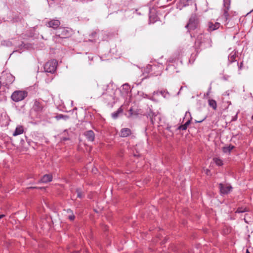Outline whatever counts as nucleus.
<instances>
[{
	"mask_svg": "<svg viewBox=\"0 0 253 253\" xmlns=\"http://www.w3.org/2000/svg\"><path fill=\"white\" fill-rule=\"evenodd\" d=\"M233 190V187L229 183L222 184V194H228Z\"/></svg>",
	"mask_w": 253,
	"mask_h": 253,
	"instance_id": "1a4fd4ad",
	"label": "nucleus"
},
{
	"mask_svg": "<svg viewBox=\"0 0 253 253\" xmlns=\"http://www.w3.org/2000/svg\"><path fill=\"white\" fill-rule=\"evenodd\" d=\"M4 216V214H1L0 215V219L2 218V217H3Z\"/></svg>",
	"mask_w": 253,
	"mask_h": 253,
	"instance_id": "473e14b6",
	"label": "nucleus"
},
{
	"mask_svg": "<svg viewBox=\"0 0 253 253\" xmlns=\"http://www.w3.org/2000/svg\"><path fill=\"white\" fill-rule=\"evenodd\" d=\"M28 93L25 90H16L11 95V98L14 102H19L23 100L27 96Z\"/></svg>",
	"mask_w": 253,
	"mask_h": 253,
	"instance_id": "20e7f679",
	"label": "nucleus"
},
{
	"mask_svg": "<svg viewBox=\"0 0 253 253\" xmlns=\"http://www.w3.org/2000/svg\"><path fill=\"white\" fill-rule=\"evenodd\" d=\"M3 84L5 85L11 84L15 80V77L9 73L3 72L0 78Z\"/></svg>",
	"mask_w": 253,
	"mask_h": 253,
	"instance_id": "423d86ee",
	"label": "nucleus"
},
{
	"mask_svg": "<svg viewBox=\"0 0 253 253\" xmlns=\"http://www.w3.org/2000/svg\"><path fill=\"white\" fill-rule=\"evenodd\" d=\"M52 179V176L51 174H48L44 175L40 181V182L47 183L50 182Z\"/></svg>",
	"mask_w": 253,
	"mask_h": 253,
	"instance_id": "4468645a",
	"label": "nucleus"
},
{
	"mask_svg": "<svg viewBox=\"0 0 253 253\" xmlns=\"http://www.w3.org/2000/svg\"><path fill=\"white\" fill-rule=\"evenodd\" d=\"M24 129L22 126H19L16 127L14 132L13 133V136H17L23 133Z\"/></svg>",
	"mask_w": 253,
	"mask_h": 253,
	"instance_id": "dca6fc26",
	"label": "nucleus"
},
{
	"mask_svg": "<svg viewBox=\"0 0 253 253\" xmlns=\"http://www.w3.org/2000/svg\"><path fill=\"white\" fill-rule=\"evenodd\" d=\"M223 78L225 80H229L230 77V76H227V77H224Z\"/></svg>",
	"mask_w": 253,
	"mask_h": 253,
	"instance_id": "7c9ffc66",
	"label": "nucleus"
},
{
	"mask_svg": "<svg viewBox=\"0 0 253 253\" xmlns=\"http://www.w3.org/2000/svg\"><path fill=\"white\" fill-rule=\"evenodd\" d=\"M98 89H100V91L99 92V95H102L105 93V91L107 90L108 85L107 84H100L98 85Z\"/></svg>",
	"mask_w": 253,
	"mask_h": 253,
	"instance_id": "f3484780",
	"label": "nucleus"
},
{
	"mask_svg": "<svg viewBox=\"0 0 253 253\" xmlns=\"http://www.w3.org/2000/svg\"><path fill=\"white\" fill-rule=\"evenodd\" d=\"M219 188L220 192H221V183L219 184Z\"/></svg>",
	"mask_w": 253,
	"mask_h": 253,
	"instance_id": "2f4dec72",
	"label": "nucleus"
},
{
	"mask_svg": "<svg viewBox=\"0 0 253 253\" xmlns=\"http://www.w3.org/2000/svg\"><path fill=\"white\" fill-rule=\"evenodd\" d=\"M198 21L196 17L194 15L192 16L189 19V22L185 26V28H188L189 30H195L198 26Z\"/></svg>",
	"mask_w": 253,
	"mask_h": 253,
	"instance_id": "0eeeda50",
	"label": "nucleus"
},
{
	"mask_svg": "<svg viewBox=\"0 0 253 253\" xmlns=\"http://www.w3.org/2000/svg\"><path fill=\"white\" fill-rule=\"evenodd\" d=\"M209 104L211 107L213 109H215L216 108V103L213 100H209Z\"/></svg>",
	"mask_w": 253,
	"mask_h": 253,
	"instance_id": "4be33fe9",
	"label": "nucleus"
},
{
	"mask_svg": "<svg viewBox=\"0 0 253 253\" xmlns=\"http://www.w3.org/2000/svg\"><path fill=\"white\" fill-rule=\"evenodd\" d=\"M57 62L53 59L47 62L44 66V70L46 72L53 73L56 71Z\"/></svg>",
	"mask_w": 253,
	"mask_h": 253,
	"instance_id": "39448f33",
	"label": "nucleus"
},
{
	"mask_svg": "<svg viewBox=\"0 0 253 253\" xmlns=\"http://www.w3.org/2000/svg\"><path fill=\"white\" fill-rule=\"evenodd\" d=\"M234 146L230 145L229 146L222 147V151L224 153H229L234 148Z\"/></svg>",
	"mask_w": 253,
	"mask_h": 253,
	"instance_id": "412c9836",
	"label": "nucleus"
},
{
	"mask_svg": "<svg viewBox=\"0 0 253 253\" xmlns=\"http://www.w3.org/2000/svg\"><path fill=\"white\" fill-rule=\"evenodd\" d=\"M224 13L222 19H224V25L228 28H230L233 26L234 22L232 19V16L231 15L228 10L230 9L231 0H224Z\"/></svg>",
	"mask_w": 253,
	"mask_h": 253,
	"instance_id": "7ed1b4c3",
	"label": "nucleus"
},
{
	"mask_svg": "<svg viewBox=\"0 0 253 253\" xmlns=\"http://www.w3.org/2000/svg\"><path fill=\"white\" fill-rule=\"evenodd\" d=\"M167 1H171L172 0H167Z\"/></svg>",
	"mask_w": 253,
	"mask_h": 253,
	"instance_id": "4c0bfd02",
	"label": "nucleus"
},
{
	"mask_svg": "<svg viewBox=\"0 0 253 253\" xmlns=\"http://www.w3.org/2000/svg\"><path fill=\"white\" fill-rule=\"evenodd\" d=\"M246 211V209L245 208H239L237 211H236V212H238V213H242V212H244Z\"/></svg>",
	"mask_w": 253,
	"mask_h": 253,
	"instance_id": "bb28decb",
	"label": "nucleus"
},
{
	"mask_svg": "<svg viewBox=\"0 0 253 253\" xmlns=\"http://www.w3.org/2000/svg\"><path fill=\"white\" fill-rule=\"evenodd\" d=\"M67 138H64L63 139V140H67Z\"/></svg>",
	"mask_w": 253,
	"mask_h": 253,
	"instance_id": "e433bc0d",
	"label": "nucleus"
},
{
	"mask_svg": "<svg viewBox=\"0 0 253 253\" xmlns=\"http://www.w3.org/2000/svg\"><path fill=\"white\" fill-rule=\"evenodd\" d=\"M202 122V121H198V122L200 123V122Z\"/></svg>",
	"mask_w": 253,
	"mask_h": 253,
	"instance_id": "58836bf2",
	"label": "nucleus"
},
{
	"mask_svg": "<svg viewBox=\"0 0 253 253\" xmlns=\"http://www.w3.org/2000/svg\"><path fill=\"white\" fill-rule=\"evenodd\" d=\"M131 134V130L128 128H123L121 130L120 136L121 137H127Z\"/></svg>",
	"mask_w": 253,
	"mask_h": 253,
	"instance_id": "f8f14e48",
	"label": "nucleus"
},
{
	"mask_svg": "<svg viewBox=\"0 0 253 253\" xmlns=\"http://www.w3.org/2000/svg\"><path fill=\"white\" fill-rule=\"evenodd\" d=\"M213 160L217 165L220 166L221 165V160L220 159L214 158Z\"/></svg>",
	"mask_w": 253,
	"mask_h": 253,
	"instance_id": "393cba45",
	"label": "nucleus"
},
{
	"mask_svg": "<svg viewBox=\"0 0 253 253\" xmlns=\"http://www.w3.org/2000/svg\"><path fill=\"white\" fill-rule=\"evenodd\" d=\"M43 107H44L42 104L37 101L35 102L34 105L33 106L34 110L38 112H42L43 109Z\"/></svg>",
	"mask_w": 253,
	"mask_h": 253,
	"instance_id": "9b49d317",
	"label": "nucleus"
},
{
	"mask_svg": "<svg viewBox=\"0 0 253 253\" xmlns=\"http://www.w3.org/2000/svg\"><path fill=\"white\" fill-rule=\"evenodd\" d=\"M37 187H30L29 188H36Z\"/></svg>",
	"mask_w": 253,
	"mask_h": 253,
	"instance_id": "c9c22d12",
	"label": "nucleus"
},
{
	"mask_svg": "<svg viewBox=\"0 0 253 253\" xmlns=\"http://www.w3.org/2000/svg\"><path fill=\"white\" fill-rule=\"evenodd\" d=\"M190 123H191V120H188L187 121H186V122L184 124V125H186V126L187 127H188V126L189 125Z\"/></svg>",
	"mask_w": 253,
	"mask_h": 253,
	"instance_id": "c85d7f7f",
	"label": "nucleus"
},
{
	"mask_svg": "<svg viewBox=\"0 0 253 253\" xmlns=\"http://www.w3.org/2000/svg\"><path fill=\"white\" fill-rule=\"evenodd\" d=\"M84 135L86 139L90 141H93L95 138L94 133L92 130H88L84 132Z\"/></svg>",
	"mask_w": 253,
	"mask_h": 253,
	"instance_id": "9d476101",
	"label": "nucleus"
},
{
	"mask_svg": "<svg viewBox=\"0 0 253 253\" xmlns=\"http://www.w3.org/2000/svg\"><path fill=\"white\" fill-rule=\"evenodd\" d=\"M211 41L208 35L200 34L198 36L195 41V46L198 50L204 49L211 46Z\"/></svg>",
	"mask_w": 253,
	"mask_h": 253,
	"instance_id": "f03ea898",
	"label": "nucleus"
},
{
	"mask_svg": "<svg viewBox=\"0 0 253 253\" xmlns=\"http://www.w3.org/2000/svg\"><path fill=\"white\" fill-rule=\"evenodd\" d=\"M161 94L164 97L166 98L169 96V92L166 90H162L160 91H154L153 93L154 95Z\"/></svg>",
	"mask_w": 253,
	"mask_h": 253,
	"instance_id": "6ab92c4d",
	"label": "nucleus"
},
{
	"mask_svg": "<svg viewBox=\"0 0 253 253\" xmlns=\"http://www.w3.org/2000/svg\"><path fill=\"white\" fill-rule=\"evenodd\" d=\"M243 64V62H241L239 65L238 64V68H239V69H242Z\"/></svg>",
	"mask_w": 253,
	"mask_h": 253,
	"instance_id": "c756f323",
	"label": "nucleus"
},
{
	"mask_svg": "<svg viewBox=\"0 0 253 253\" xmlns=\"http://www.w3.org/2000/svg\"><path fill=\"white\" fill-rule=\"evenodd\" d=\"M187 127L186 126V125H185L184 124V125H180V126H179L178 127V129L184 130H186L187 129Z\"/></svg>",
	"mask_w": 253,
	"mask_h": 253,
	"instance_id": "cd10ccee",
	"label": "nucleus"
},
{
	"mask_svg": "<svg viewBox=\"0 0 253 253\" xmlns=\"http://www.w3.org/2000/svg\"><path fill=\"white\" fill-rule=\"evenodd\" d=\"M72 31L65 27H59L55 32V35L53 36L52 40L58 43H62L63 40L71 37Z\"/></svg>",
	"mask_w": 253,
	"mask_h": 253,
	"instance_id": "f257e3e1",
	"label": "nucleus"
},
{
	"mask_svg": "<svg viewBox=\"0 0 253 253\" xmlns=\"http://www.w3.org/2000/svg\"><path fill=\"white\" fill-rule=\"evenodd\" d=\"M56 118L57 120H59V119H66L68 118V117L67 116H64L63 115L60 114V115H57L56 117Z\"/></svg>",
	"mask_w": 253,
	"mask_h": 253,
	"instance_id": "a878e982",
	"label": "nucleus"
},
{
	"mask_svg": "<svg viewBox=\"0 0 253 253\" xmlns=\"http://www.w3.org/2000/svg\"><path fill=\"white\" fill-rule=\"evenodd\" d=\"M237 56V52L234 50L232 51L228 55V58L230 63H232L234 61H236L235 59Z\"/></svg>",
	"mask_w": 253,
	"mask_h": 253,
	"instance_id": "2eb2a0df",
	"label": "nucleus"
},
{
	"mask_svg": "<svg viewBox=\"0 0 253 253\" xmlns=\"http://www.w3.org/2000/svg\"><path fill=\"white\" fill-rule=\"evenodd\" d=\"M76 192L77 193V197L79 198H82L84 197V194L82 192V191L79 189H77L76 190Z\"/></svg>",
	"mask_w": 253,
	"mask_h": 253,
	"instance_id": "b1692460",
	"label": "nucleus"
},
{
	"mask_svg": "<svg viewBox=\"0 0 253 253\" xmlns=\"http://www.w3.org/2000/svg\"><path fill=\"white\" fill-rule=\"evenodd\" d=\"M228 231L230 232V229H228L227 232L226 233H228Z\"/></svg>",
	"mask_w": 253,
	"mask_h": 253,
	"instance_id": "f704fd0d",
	"label": "nucleus"
},
{
	"mask_svg": "<svg viewBox=\"0 0 253 253\" xmlns=\"http://www.w3.org/2000/svg\"><path fill=\"white\" fill-rule=\"evenodd\" d=\"M61 23L59 20L57 19H52L45 24V25L49 28H52L53 29H57V28L60 25Z\"/></svg>",
	"mask_w": 253,
	"mask_h": 253,
	"instance_id": "6e6552de",
	"label": "nucleus"
},
{
	"mask_svg": "<svg viewBox=\"0 0 253 253\" xmlns=\"http://www.w3.org/2000/svg\"><path fill=\"white\" fill-rule=\"evenodd\" d=\"M123 111V109L122 108V107H120L117 111L114 112L112 114V117L113 119H117L118 116H119V115L121 113H122Z\"/></svg>",
	"mask_w": 253,
	"mask_h": 253,
	"instance_id": "aec40b11",
	"label": "nucleus"
},
{
	"mask_svg": "<svg viewBox=\"0 0 253 253\" xmlns=\"http://www.w3.org/2000/svg\"><path fill=\"white\" fill-rule=\"evenodd\" d=\"M246 253H250L248 249L246 250Z\"/></svg>",
	"mask_w": 253,
	"mask_h": 253,
	"instance_id": "72a5a7b5",
	"label": "nucleus"
},
{
	"mask_svg": "<svg viewBox=\"0 0 253 253\" xmlns=\"http://www.w3.org/2000/svg\"><path fill=\"white\" fill-rule=\"evenodd\" d=\"M220 23L216 22L215 24L210 22L208 23V30L210 31H213L217 29L220 27Z\"/></svg>",
	"mask_w": 253,
	"mask_h": 253,
	"instance_id": "ddd939ff",
	"label": "nucleus"
},
{
	"mask_svg": "<svg viewBox=\"0 0 253 253\" xmlns=\"http://www.w3.org/2000/svg\"><path fill=\"white\" fill-rule=\"evenodd\" d=\"M67 214V217L69 220L73 221L74 220L75 216L74 214L73 211L70 209L66 210Z\"/></svg>",
	"mask_w": 253,
	"mask_h": 253,
	"instance_id": "a211bd4d",
	"label": "nucleus"
},
{
	"mask_svg": "<svg viewBox=\"0 0 253 253\" xmlns=\"http://www.w3.org/2000/svg\"><path fill=\"white\" fill-rule=\"evenodd\" d=\"M185 2L184 0H180V2L177 4V8H179V9H181L183 7L186 6V4L185 3Z\"/></svg>",
	"mask_w": 253,
	"mask_h": 253,
	"instance_id": "5701e85b",
	"label": "nucleus"
}]
</instances>
